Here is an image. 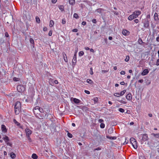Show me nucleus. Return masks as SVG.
<instances>
[{
	"mask_svg": "<svg viewBox=\"0 0 159 159\" xmlns=\"http://www.w3.org/2000/svg\"><path fill=\"white\" fill-rule=\"evenodd\" d=\"M21 103L20 102H16L14 105L15 113L16 115L18 114L20 111Z\"/></svg>",
	"mask_w": 159,
	"mask_h": 159,
	"instance_id": "obj_1",
	"label": "nucleus"
},
{
	"mask_svg": "<svg viewBox=\"0 0 159 159\" xmlns=\"http://www.w3.org/2000/svg\"><path fill=\"white\" fill-rule=\"evenodd\" d=\"M130 142L134 148L136 149L137 148V141L133 137L130 138Z\"/></svg>",
	"mask_w": 159,
	"mask_h": 159,
	"instance_id": "obj_2",
	"label": "nucleus"
},
{
	"mask_svg": "<svg viewBox=\"0 0 159 159\" xmlns=\"http://www.w3.org/2000/svg\"><path fill=\"white\" fill-rule=\"evenodd\" d=\"M17 89L18 92L22 93L25 90V88L24 85H20L17 86Z\"/></svg>",
	"mask_w": 159,
	"mask_h": 159,
	"instance_id": "obj_3",
	"label": "nucleus"
},
{
	"mask_svg": "<svg viewBox=\"0 0 159 159\" xmlns=\"http://www.w3.org/2000/svg\"><path fill=\"white\" fill-rule=\"evenodd\" d=\"M97 138L100 142L102 143L106 139L104 136L100 134H98L97 136Z\"/></svg>",
	"mask_w": 159,
	"mask_h": 159,
	"instance_id": "obj_4",
	"label": "nucleus"
},
{
	"mask_svg": "<svg viewBox=\"0 0 159 159\" xmlns=\"http://www.w3.org/2000/svg\"><path fill=\"white\" fill-rule=\"evenodd\" d=\"M141 14V11H134L133 14L134 15V16L135 18L137 17L138 16Z\"/></svg>",
	"mask_w": 159,
	"mask_h": 159,
	"instance_id": "obj_5",
	"label": "nucleus"
},
{
	"mask_svg": "<svg viewBox=\"0 0 159 159\" xmlns=\"http://www.w3.org/2000/svg\"><path fill=\"white\" fill-rule=\"evenodd\" d=\"M148 135L146 134H143V135L142 140L143 141H146L148 140Z\"/></svg>",
	"mask_w": 159,
	"mask_h": 159,
	"instance_id": "obj_6",
	"label": "nucleus"
},
{
	"mask_svg": "<svg viewBox=\"0 0 159 159\" xmlns=\"http://www.w3.org/2000/svg\"><path fill=\"white\" fill-rule=\"evenodd\" d=\"M25 132L26 133V135L29 136L32 134V131L29 128H26L25 130Z\"/></svg>",
	"mask_w": 159,
	"mask_h": 159,
	"instance_id": "obj_7",
	"label": "nucleus"
},
{
	"mask_svg": "<svg viewBox=\"0 0 159 159\" xmlns=\"http://www.w3.org/2000/svg\"><path fill=\"white\" fill-rule=\"evenodd\" d=\"M149 26V21L148 20H145V22L144 24V26L145 28H148Z\"/></svg>",
	"mask_w": 159,
	"mask_h": 159,
	"instance_id": "obj_8",
	"label": "nucleus"
},
{
	"mask_svg": "<svg viewBox=\"0 0 159 159\" xmlns=\"http://www.w3.org/2000/svg\"><path fill=\"white\" fill-rule=\"evenodd\" d=\"M1 129L2 132L6 133L7 131V130L5 126L4 125H1Z\"/></svg>",
	"mask_w": 159,
	"mask_h": 159,
	"instance_id": "obj_9",
	"label": "nucleus"
},
{
	"mask_svg": "<svg viewBox=\"0 0 159 159\" xmlns=\"http://www.w3.org/2000/svg\"><path fill=\"white\" fill-rule=\"evenodd\" d=\"M149 70L147 69H144L141 73V75L144 76L146 75L149 73Z\"/></svg>",
	"mask_w": 159,
	"mask_h": 159,
	"instance_id": "obj_10",
	"label": "nucleus"
},
{
	"mask_svg": "<svg viewBox=\"0 0 159 159\" xmlns=\"http://www.w3.org/2000/svg\"><path fill=\"white\" fill-rule=\"evenodd\" d=\"M72 98H73V101L76 104H79V103L81 101L79 100L78 99L75 98H72L71 99H72Z\"/></svg>",
	"mask_w": 159,
	"mask_h": 159,
	"instance_id": "obj_11",
	"label": "nucleus"
},
{
	"mask_svg": "<svg viewBox=\"0 0 159 159\" xmlns=\"http://www.w3.org/2000/svg\"><path fill=\"white\" fill-rule=\"evenodd\" d=\"M126 98L129 100H130L132 99V94L131 93H128L126 96Z\"/></svg>",
	"mask_w": 159,
	"mask_h": 159,
	"instance_id": "obj_12",
	"label": "nucleus"
},
{
	"mask_svg": "<svg viewBox=\"0 0 159 159\" xmlns=\"http://www.w3.org/2000/svg\"><path fill=\"white\" fill-rule=\"evenodd\" d=\"M122 33L124 35H127L129 34V32L127 30H123Z\"/></svg>",
	"mask_w": 159,
	"mask_h": 159,
	"instance_id": "obj_13",
	"label": "nucleus"
},
{
	"mask_svg": "<svg viewBox=\"0 0 159 159\" xmlns=\"http://www.w3.org/2000/svg\"><path fill=\"white\" fill-rule=\"evenodd\" d=\"M134 18H135V17L134 16V15L133 14L130 15L128 17V19L130 20H132Z\"/></svg>",
	"mask_w": 159,
	"mask_h": 159,
	"instance_id": "obj_14",
	"label": "nucleus"
},
{
	"mask_svg": "<svg viewBox=\"0 0 159 159\" xmlns=\"http://www.w3.org/2000/svg\"><path fill=\"white\" fill-rule=\"evenodd\" d=\"M62 54H63V58H64V59L65 61L66 62H67V57L66 54H65V53L64 52H63Z\"/></svg>",
	"mask_w": 159,
	"mask_h": 159,
	"instance_id": "obj_15",
	"label": "nucleus"
},
{
	"mask_svg": "<svg viewBox=\"0 0 159 159\" xmlns=\"http://www.w3.org/2000/svg\"><path fill=\"white\" fill-rule=\"evenodd\" d=\"M2 139L5 142H7V141H10L9 137L6 135H5V137H3Z\"/></svg>",
	"mask_w": 159,
	"mask_h": 159,
	"instance_id": "obj_16",
	"label": "nucleus"
},
{
	"mask_svg": "<svg viewBox=\"0 0 159 159\" xmlns=\"http://www.w3.org/2000/svg\"><path fill=\"white\" fill-rule=\"evenodd\" d=\"M49 84L51 85H53L54 84L53 80L52 78H50L49 80Z\"/></svg>",
	"mask_w": 159,
	"mask_h": 159,
	"instance_id": "obj_17",
	"label": "nucleus"
},
{
	"mask_svg": "<svg viewBox=\"0 0 159 159\" xmlns=\"http://www.w3.org/2000/svg\"><path fill=\"white\" fill-rule=\"evenodd\" d=\"M30 41L31 44H32V47L34 48V41L33 39L32 38H30Z\"/></svg>",
	"mask_w": 159,
	"mask_h": 159,
	"instance_id": "obj_18",
	"label": "nucleus"
},
{
	"mask_svg": "<svg viewBox=\"0 0 159 159\" xmlns=\"http://www.w3.org/2000/svg\"><path fill=\"white\" fill-rule=\"evenodd\" d=\"M158 17L157 14V13H155L154 15V19L155 20H158Z\"/></svg>",
	"mask_w": 159,
	"mask_h": 159,
	"instance_id": "obj_19",
	"label": "nucleus"
},
{
	"mask_svg": "<svg viewBox=\"0 0 159 159\" xmlns=\"http://www.w3.org/2000/svg\"><path fill=\"white\" fill-rule=\"evenodd\" d=\"M113 129L112 127H111L109 128L108 129V133L109 134H111L113 132Z\"/></svg>",
	"mask_w": 159,
	"mask_h": 159,
	"instance_id": "obj_20",
	"label": "nucleus"
},
{
	"mask_svg": "<svg viewBox=\"0 0 159 159\" xmlns=\"http://www.w3.org/2000/svg\"><path fill=\"white\" fill-rule=\"evenodd\" d=\"M16 155L13 152H11L10 153V157L12 159H14L16 157Z\"/></svg>",
	"mask_w": 159,
	"mask_h": 159,
	"instance_id": "obj_21",
	"label": "nucleus"
},
{
	"mask_svg": "<svg viewBox=\"0 0 159 159\" xmlns=\"http://www.w3.org/2000/svg\"><path fill=\"white\" fill-rule=\"evenodd\" d=\"M107 138L110 139H116V137L115 136L114 137H110L109 136H107Z\"/></svg>",
	"mask_w": 159,
	"mask_h": 159,
	"instance_id": "obj_22",
	"label": "nucleus"
},
{
	"mask_svg": "<svg viewBox=\"0 0 159 159\" xmlns=\"http://www.w3.org/2000/svg\"><path fill=\"white\" fill-rule=\"evenodd\" d=\"M32 157L33 159H36L38 158V156L35 153H33L32 156Z\"/></svg>",
	"mask_w": 159,
	"mask_h": 159,
	"instance_id": "obj_23",
	"label": "nucleus"
},
{
	"mask_svg": "<svg viewBox=\"0 0 159 159\" xmlns=\"http://www.w3.org/2000/svg\"><path fill=\"white\" fill-rule=\"evenodd\" d=\"M54 24V22L53 20H51L50 21L49 26L50 27H52L53 26Z\"/></svg>",
	"mask_w": 159,
	"mask_h": 159,
	"instance_id": "obj_24",
	"label": "nucleus"
},
{
	"mask_svg": "<svg viewBox=\"0 0 159 159\" xmlns=\"http://www.w3.org/2000/svg\"><path fill=\"white\" fill-rule=\"evenodd\" d=\"M139 43L141 45H142L143 43H144L142 39L141 38H139L138 41Z\"/></svg>",
	"mask_w": 159,
	"mask_h": 159,
	"instance_id": "obj_25",
	"label": "nucleus"
},
{
	"mask_svg": "<svg viewBox=\"0 0 159 159\" xmlns=\"http://www.w3.org/2000/svg\"><path fill=\"white\" fill-rule=\"evenodd\" d=\"M76 62V59H73L72 61V65L75 66Z\"/></svg>",
	"mask_w": 159,
	"mask_h": 159,
	"instance_id": "obj_26",
	"label": "nucleus"
},
{
	"mask_svg": "<svg viewBox=\"0 0 159 159\" xmlns=\"http://www.w3.org/2000/svg\"><path fill=\"white\" fill-rule=\"evenodd\" d=\"M69 2L70 4L73 5L75 3V0H69Z\"/></svg>",
	"mask_w": 159,
	"mask_h": 159,
	"instance_id": "obj_27",
	"label": "nucleus"
},
{
	"mask_svg": "<svg viewBox=\"0 0 159 159\" xmlns=\"http://www.w3.org/2000/svg\"><path fill=\"white\" fill-rule=\"evenodd\" d=\"M36 21L37 23H39L40 22V20L38 16H36L35 17Z\"/></svg>",
	"mask_w": 159,
	"mask_h": 159,
	"instance_id": "obj_28",
	"label": "nucleus"
},
{
	"mask_svg": "<svg viewBox=\"0 0 159 159\" xmlns=\"http://www.w3.org/2000/svg\"><path fill=\"white\" fill-rule=\"evenodd\" d=\"M152 135H153L154 136L156 137L157 138H159V134H155L154 133L152 134Z\"/></svg>",
	"mask_w": 159,
	"mask_h": 159,
	"instance_id": "obj_29",
	"label": "nucleus"
},
{
	"mask_svg": "<svg viewBox=\"0 0 159 159\" xmlns=\"http://www.w3.org/2000/svg\"><path fill=\"white\" fill-rule=\"evenodd\" d=\"M126 92V90H124L123 91L121 92L120 93V96H122Z\"/></svg>",
	"mask_w": 159,
	"mask_h": 159,
	"instance_id": "obj_30",
	"label": "nucleus"
},
{
	"mask_svg": "<svg viewBox=\"0 0 159 159\" xmlns=\"http://www.w3.org/2000/svg\"><path fill=\"white\" fill-rule=\"evenodd\" d=\"M73 17L75 18L76 19H78L79 18L78 15L76 13L74 14L73 15Z\"/></svg>",
	"mask_w": 159,
	"mask_h": 159,
	"instance_id": "obj_31",
	"label": "nucleus"
},
{
	"mask_svg": "<svg viewBox=\"0 0 159 159\" xmlns=\"http://www.w3.org/2000/svg\"><path fill=\"white\" fill-rule=\"evenodd\" d=\"M87 82L88 83H89L90 84H93V82L92 80L88 79L87 80Z\"/></svg>",
	"mask_w": 159,
	"mask_h": 159,
	"instance_id": "obj_32",
	"label": "nucleus"
},
{
	"mask_svg": "<svg viewBox=\"0 0 159 159\" xmlns=\"http://www.w3.org/2000/svg\"><path fill=\"white\" fill-rule=\"evenodd\" d=\"M96 10L98 13H102V11H103V10L102 8H99L97 9Z\"/></svg>",
	"mask_w": 159,
	"mask_h": 159,
	"instance_id": "obj_33",
	"label": "nucleus"
},
{
	"mask_svg": "<svg viewBox=\"0 0 159 159\" xmlns=\"http://www.w3.org/2000/svg\"><path fill=\"white\" fill-rule=\"evenodd\" d=\"M39 116L38 115H35V116L36 117L40 119H43V116H42L41 115H40V114H39Z\"/></svg>",
	"mask_w": 159,
	"mask_h": 159,
	"instance_id": "obj_34",
	"label": "nucleus"
},
{
	"mask_svg": "<svg viewBox=\"0 0 159 159\" xmlns=\"http://www.w3.org/2000/svg\"><path fill=\"white\" fill-rule=\"evenodd\" d=\"M129 60V56H127L126 58L125 59V61L126 62H128Z\"/></svg>",
	"mask_w": 159,
	"mask_h": 159,
	"instance_id": "obj_35",
	"label": "nucleus"
},
{
	"mask_svg": "<svg viewBox=\"0 0 159 159\" xmlns=\"http://www.w3.org/2000/svg\"><path fill=\"white\" fill-rule=\"evenodd\" d=\"M20 79L19 78L14 77L13 79V80L15 81H17L20 80Z\"/></svg>",
	"mask_w": 159,
	"mask_h": 159,
	"instance_id": "obj_36",
	"label": "nucleus"
},
{
	"mask_svg": "<svg viewBox=\"0 0 159 159\" xmlns=\"http://www.w3.org/2000/svg\"><path fill=\"white\" fill-rule=\"evenodd\" d=\"M84 54V52L82 51L80 52L79 53V56H82Z\"/></svg>",
	"mask_w": 159,
	"mask_h": 159,
	"instance_id": "obj_37",
	"label": "nucleus"
},
{
	"mask_svg": "<svg viewBox=\"0 0 159 159\" xmlns=\"http://www.w3.org/2000/svg\"><path fill=\"white\" fill-rule=\"evenodd\" d=\"M93 101H94V103H95L97 102L98 100V98L97 97H95L93 98Z\"/></svg>",
	"mask_w": 159,
	"mask_h": 159,
	"instance_id": "obj_38",
	"label": "nucleus"
},
{
	"mask_svg": "<svg viewBox=\"0 0 159 159\" xmlns=\"http://www.w3.org/2000/svg\"><path fill=\"white\" fill-rule=\"evenodd\" d=\"M118 110L121 112L123 113L125 112V110L123 109L120 108L118 109Z\"/></svg>",
	"mask_w": 159,
	"mask_h": 159,
	"instance_id": "obj_39",
	"label": "nucleus"
},
{
	"mask_svg": "<svg viewBox=\"0 0 159 159\" xmlns=\"http://www.w3.org/2000/svg\"><path fill=\"white\" fill-rule=\"evenodd\" d=\"M59 9L62 11L64 10V7L63 5H61L59 7Z\"/></svg>",
	"mask_w": 159,
	"mask_h": 159,
	"instance_id": "obj_40",
	"label": "nucleus"
},
{
	"mask_svg": "<svg viewBox=\"0 0 159 159\" xmlns=\"http://www.w3.org/2000/svg\"><path fill=\"white\" fill-rule=\"evenodd\" d=\"M105 124L103 123H101L100 125V127L101 128L103 129L105 127Z\"/></svg>",
	"mask_w": 159,
	"mask_h": 159,
	"instance_id": "obj_41",
	"label": "nucleus"
},
{
	"mask_svg": "<svg viewBox=\"0 0 159 159\" xmlns=\"http://www.w3.org/2000/svg\"><path fill=\"white\" fill-rule=\"evenodd\" d=\"M4 42V40L2 38H0V44H2Z\"/></svg>",
	"mask_w": 159,
	"mask_h": 159,
	"instance_id": "obj_42",
	"label": "nucleus"
},
{
	"mask_svg": "<svg viewBox=\"0 0 159 159\" xmlns=\"http://www.w3.org/2000/svg\"><path fill=\"white\" fill-rule=\"evenodd\" d=\"M67 135L70 138H72V137L73 136L72 134L69 132H68V133H67Z\"/></svg>",
	"mask_w": 159,
	"mask_h": 159,
	"instance_id": "obj_43",
	"label": "nucleus"
},
{
	"mask_svg": "<svg viewBox=\"0 0 159 159\" xmlns=\"http://www.w3.org/2000/svg\"><path fill=\"white\" fill-rule=\"evenodd\" d=\"M39 112L41 113H43L44 112L42 108L40 107L39 108V110H38Z\"/></svg>",
	"mask_w": 159,
	"mask_h": 159,
	"instance_id": "obj_44",
	"label": "nucleus"
},
{
	"mask_svg": "<svg viewBox=\"0 0 159 159\" xmlns=\"http://www.w3.org/2000/svg\"><path fill=\"white\" fill-rule=\"evenodd\" d=\"M139 159H146L144 156H140L139 157Z\"/></svg>",
	"mask_w": 159,
	"mask_h": 159,
	"instance_id": "obj_45",
	"label": "nucleus"
},
{
	"mask_svg": "<svg viewBox=\"0 0 159 159\" xmlns=\"http://www.w3.org/2000/svg\"><path fill=\"white\" fill-rule=\"evenodd\" d=\"M119 95H120L119 93H115L114 94V96H116L117 97H120V96Z\"/></svg>",
	"mask_w": 159,
	"mask_h": 159,
	"instance_id": "obj_46",
	"label": "nucleus"
},
{
	"mask_svg": "<svg viewBox=\"0 0 159 159\" xmlns=\"http://www.w3.org/2000/svg\"><path fill=\"white\" fill-rule=\"evenodd\" d=\"M90 73L91 75H92L93 74V68L92 67H91L90 68Z\"/></svg>",
	"mask_w": 159,
	"mask_h": 159,
	"instance_id": "obj_47",
	"label": "nucleus"
},
{
	"mask_svg": "<svg viewBox=\"0 0 159 159\" xmlns=\"http://www.w3.org/2000/svg\"><path fill=\"white\" fill-rule=\"evenodd\" d=\"M39 108H40V107L39 106H36L34 107V109H33L36 110H39Z\"/></svg>",
	"mask_w": 159,
	"mask_h": 159,
	"instance_id": "obj_48",
	"label": "nucleus"
},
{
	"mask_svg": "<svg viewBox=\"0 0 159 159\" xmlns=\"http://www.w3.org/2000/svg\"><path fill=\"white\" fill-rule=\"evenodd\" d=\"M128 140H127V139H126V138H125V142L123 143V144L124 145H125V144H126L127 143H128Z\"/></svg>",
	"mask_w": 159,
	"mask_h": 159,
	"instance_id": "obj_49",
	"label": "nucleus"
},
{
	"mask_svg": "<svg viewBox=\"0 0 159 159\" xmlns=\"http://www.w3.org/2000/svg\"><path fill=\"white\" fill-rule=\"evenodd\" d=\"M62 23L63 24H64L66 23V20L65 18L62 19Z\"/></svg>",
	"mask_w": 159,
	"mask_h": 159,
	"instance_id": "obj_50",
	"label": "nucleus"
},
{
	"mask_svg": "<svg viewBox=\"0 0 159 159\" xmlns=\"http://www.w3.org/2000/svg\"><path fill=\"white\" fill-rule=\"evenodd\" d=\"M7 145H9V146L12 147V143H10V142H8L7 143Z\"/></svg>",
	"mask_w": 159,
	"mask_h": 159,
	"instance_id": "obj_51",
	"label": "nucleus"
},
{
	"mask_svg": "<svg viewBox=\"0 0 159 159\" xmlns=\"http://www.w3.org/2000/svg\"><path fill=\"white\" fill-rule=\"evenodd\" d=\"M27 136V139H28V140H29V141L30 142H31V138H30V135H29L28 136Z\"/></svg>",
	"mask_w": 159,
	"mask_h": 159,
	"instance_id": "obj_52",
	"label": "nucleus"
},
{
	"mask_svg": "<svg viewBox=\"0 0 159 159\" xmlns=\"http://www.w3.org/2000/svg\"><path fill=\"white\" fill-rule=\"evenodd\" d=\"M101 149V148L98 147L97 148H95L93 150V151L95 152L96 150H99Z\"/></svg>",
	"mask_w": 159,
	"mask_h": 159,
	"instance_id": "obj_53",
	"label": "nucleus"
},
{
	"mask_svg": "<svg viewBox=\"0 0 159 159\" xmlns=\"http://www.w3.org/2000/svg\"><path fill=\"white\" fill-rule=\"evenodd\" d=\"M156 65L157 66L159 65V59L157 60Z\"/></svg>",
	"mask_w": 159,
	"mask_h": 159,
	"instance_id": "obj_54",
	"label": "nucleus"
},
{
	"mask_svg": "<svg viewBox=\"0 0 159 159\" xmlns=\"http://www.w3.org/2000/svg\"><path fill=\"white\" fill-rule=\"evenodd\" d=\"M98 121L99 122L101 123L103 122L104 120L102 119H100L98 120Z\"/></svg>",
	"mask_w": 159,
	"mask_h": 159,
	"instance_id": "obj_55",
	"label": "nucleus"
},
{
	"mask_svg": "<svg viewBox=\"0 0 159 159\" xmlns=\"http://www.w3.org/2000/svg\"><path fill=\"white\" fill-rule=\"evenodd\" d=\"M5 36L6 37H8H8H9V34H8V33L7 32H5Z\"/></svg>",
	"mask_w": 159,
	"mask_h": 159,
	"instance_id": "obj_56",
	"label": "nucleus"
},
{
	"mask_svg": "<svg viewBox=\"0 0 159 159\" xmlns=\"http://www.w3.org/2000/svg\"><path fill=\"white\" fill-rule=\"evenodd\" d=\"M52 31L51 30L49 31L48 33V35L49 36H51L52 35Z\"/></svg>",
	"mask_w": 159,
	"mask_h": 159,
	"instance_id": "obj_57",
	"label": "nucleus"
},
{
	"mask_svg": "<svg viewBox=\"0 0 159 159\" xmlns=\"http://www.w3.org/2000/svg\"><path fill=\"white\" fill-rule=\"evenodd\" d=\"M78 30L77 29H74L72 30V31L74 32H76L78 31Z\"/></svg>",
	"mask_w": 159,
	"mask_h": 159,
	"instance_id": "obj_58",
	"label": "nucleus"
},
{
	"mask_svg": "<svg viewBox=\"0 0 159 159\" xmlns=\"http://www.w3.org/2000/svg\"><path fill=\"white\" fill-rule=\"evenodd\" d=\"M84 92L88 94H89L90 93V92L88 90H85Z\"/></svg>",
	"mask_w": 159,
	"mask_h": 159,
	"instance_id": "obj_59",
	"label": "nucleus"
},
{
	"mask_svg": "<svg viewBox=\"0 0 159 159\" xmlns=\"http://www.w3.org/2000/svg\"><path fill=\"white\" fill-rule=\"evenodd\" d=\"M120 102L122 103L123 104H126V102L125 101H123L121 100V101H119Z\"/></svg>",
	"mask_w": 159,
	"mask_h": 159,
	"instance_id": "obj_60",
	"label": "nucleus"
},
{
	"mask_svg": "<svg viewBox=\"0 0 159 159\" xmlns=\"http://www.w3.org/2000/svg\"><path fill=\"white\" fill-rule=\"evenodd\" d=\"M120 74L122 75H125V72L124 71H122L120 72Z\"/></svg>",
	"mask_w": 159,
	"mask_h": 159,
	"instance_id": "obj_61",
	"label": "nucleus"
},
{
	"mask_svg": "<svg viewBox=\"0 0 159 159\" xmlns=\"http://www.w3.org/2000/svg\"><path fill=\"white\" fill-rule=\"evenodd\" d=\"M134 21L136 23H137L139 22V20L138 19H135L134 20Z\"/></svg>",
	"mask_w": 159,
	"mask_h": 159,
	"instance_id": "obj_62",
	"label": "nucleus"
},
{
	"mask_svg": "<svg viewBox=\"0 0 159 159\" xmlns=\"http://www.w3.org/2000/svg\"><path fill=\"white\" fill-rule=\"evenodd\" d=\"M86 22L85 21H83L82 23V25H86Z\"/></svg>",
	"mask_w": 159,
	"mask_h": 159,
	"instance_id": "obj_63",
	"label": "nucleus"
},
{
	"mask_svg": "<svg viewBox=\"0 0 159 159\" xmlns=\"http://www.w3.org/2000/svg\"><path fill=\"white\" fill-rule=\"evenodd\" d=\"M143 79L140 80H138V82L140 83H143Z\"/></svg>",
	"mask_w": 159,
	"mask_h": 159,
	"instance_id": "obj_64",
	"label": "nucleus"
}]
</instances>
